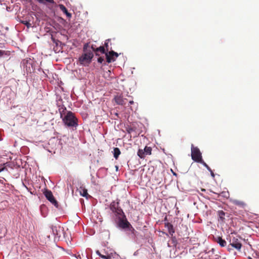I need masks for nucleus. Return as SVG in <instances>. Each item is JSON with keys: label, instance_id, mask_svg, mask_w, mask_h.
<instances>
[{"label": "nucleus", "instance_id": "1", "mask_svg": "<svg viewBox=\"0 0 259 259\" xmlns=\"http://www.w3.org/2000/svg\"><path fill=\"white\" fill-rule=\"evenodd\" d=\"M241 238L239 236H230L229 240V245L228 246L227 250L228 251L231 252L233 250L232 248H234L237 251H240L242 246L241 242Z\"/></svg>", "mask_w": 259, "mask_h": 259}, {"label": "nucleus", "instance_id": "2", "mask_svg": "<svg viewBox=\"0 0 259 259\" xmlns=\"http://www.w3.org/2000/svg\"><path fill=\"white\" fill-rule=\"evenodd\" d=\"M62 120L65 125L68 127H76L78 125L77 119L71 111H68L67 113L62 118Z\"/></svg>", "mask_w": 259, "mask_h": 259}, {"label": "nucleus", "instance_id": "3", "mask_svg": "<svg viewBox=\"0 0 259 259\" xmlns=\"http://www.w3.org/2000/svg\"><path fill=\"white\" fill-rule=\"evenodd\" d=\"M94 54L92 51L89 50L88 52H84L79 58L80 63L84 66L88 65L92 61Z\"/></svg>", "mask_w": 259, "mask_h": 259}, {"label": "nucleus", "instance_id": "4", "mask_svg": "<svg viewBox=\"0 0 259 259\" xmlns=\"http://www.w3.org/2000/svg\"><path fill=\"white\" fill-rule=\"evenodd\" d=\"M118 222V226L122 229H126L130 227L132 228L130 223L127 221L124 213L120 215L117 216Z\"/></svg>", "mask_w": 259, "mask_h": 259}, {"label": "nucleus", "instance_id": "5", "mask_svg": "<svg viewBox=\"0 0 259 259\" xmlns=\"http://www.w3.org/2000/svg\"><path fill=\"white\" fill-rule=\"evenodd\" d=\"M191 157L192 159L195 162L201 161L202 158L201 153L197 147H194L192 145L191 147Z\"/></svg>", "mask_w": 259, "mask_h": 259}, {"label": "nucleus", "instance_id": "6", "mask_svg": "<svg viewBox=\"0 0 259 259\" xmlns=\"http://www.w3.org/2000/svg\"><path fill=\"white\" fill-rule=\"evenodd\" d=\"M118 202L113 201L110 204V210L115 214L116 216L123 214V211L122 209L118 206Z\"/></svg>", "mask_w": 259, "mask_h": 259}, {"label": "nucleus", "instance_id": "7", "mask_svg": "<svg viewBox=\"0 0 259 259\" xmlns=\"http://www.w3.org/2000/svg\"><path fill=\"white\" fill-rule=\"evenodd\" d=\"M44 194L46 198L52 203L56 207L58 208L59 204L58 201L56 200L54 197L51 191L46 189L44 192Z\"/></svg>", "mask_w": 259, "mask_h": 259}, {"label": "nucleus", "instance_id": "8", "mask_svg": "<svg viewBox=\"0 0 259 259\" xmlns=\"http://www.w3.org/2000/svg\"><path fill=\"white\" fill-rule=\"evenodd\" d=\"M111 56H114L115 58H117L118 56V54L113 51H110L108 53H106V58L107 62L108 63L115 60V59L114 58H111Z\"/></svg>", "mask_w": 259, "mask_h": 259}, {"label": "nucleus", "instance_id": "9", "mask_svg": "<svg viewBox=\"0 0 259 259\" xmlns=\"http://www.w3.org/2000/svg\"><path fill=\"white\" fill-rule=\"evenodd\" d=\"M114 100L117 105H124L126 104V99H124L121 95H116L114 97Z\"/></svg>", "mask_w": 259, "mask_h": 259}, {"label": "nucleus", "instance_id": "10", "mask_svg": "<svg viewBox=\"0 0 259 259\" xmlns=\"http://www.w3.org/2000/svg\"><path fill=\"white\" fill-rule=\"evenodd\" d=\"M231 202L234 205L239 206L240 208H244L246 206V203L242 200L238 199H232Z\"/></svg>", "mask_w": 259, "mask_h": 259}, {"label": "nucleus", "instance_id": "11", "mask_svg": "<svg viewBox=\"0 0 259 259\" xmlns=\"http://www.w3.org/2000/svg\"><path fill=\"white\" fill-rule=\"evenodd\" d=\"M165 227L166 228L168 231L169 234L171 235V237L175 233V230L174 229L173 225L168 222L164 223Z\"/></svg>", "mask_w": 259, "mask_h": 259}, {"label": "nucleus", "instance_id": "12", "mask_svg": "<svg viewBox=\"0 0 259 259\" xmlns=\"http://www.w3.org/2000/svg\"><path fill=\"white\" fill-rule=\"evenodd\" d=\"M78 190L81 196L85 197H87L88 196H89V194L88 193V190L87 189L85 188V187L81 186L78 189Z\"/></svg>", "mask_w": 259, "mask_h": 259}, {"label": "nucleus", "instance_id": "13", "mask_svg": "<svg viewBox=\"0 0 259 259\" xmlns=\"http://www.w3.org/2000/svg\"><path fill=\"white\" fill-rule=\"evenodd\" d=\"M59 7H60V10L63 12L65 14H66V15L69 17H70L71 16V14L69 13L68 12V10L67 9H66V8L63 5H59Z\"/></svg>", "mask_w": 259, "mask_h": 259}, {"label": "nucleus", "instance_id": "14", "mask_svg": "<svg viewBox=\"0 0 259 259\" xmlns=\"http://www.w3.org/2000/svg\"><path fill=\"white\" fill-rule=\"evenodd\" d=\"M217 242L219 244V245L221 247H225L226 246V244H227L226 241L224 239H223L222 238V237H219L218 238Z\"/></svg>", "mask_w": 259, "mask_h": 259}, {"label": "nucleus", "instance_id": "15", "mask_svg": "<svg viewBox=\"0 0 259 259\" xmlns=\"http://www.w3.org/2000/svg\"><path fill=\"white\" fill-rule=\"evenodd\" d=\"M121 154L120 149L118 148H114L113 149V156L114 157L117 159L119 155Z\"/></svg>", "mask_w": 259, "mask_h": 259}, {"label": "nucleus", "instance_id": "16", "mask_svg": "<svg viewBox=\"0 0 259 259\" xmlns=\"http://www.w3.org/2000/svg\"><path fill=\"white\" fill-rule=\"evenodd\" d=\"M218 215L221 221L224 222L225 220V212L223 210H219L218 211Z\"/></svg>", "mask_w": 259, "mask_h": 259}, {"label": "nucleus", "instance_id": "17", "mask_svg": "<svg viewBox=\"0 0 259 259\" xmlns=\"http://www.w3.org/2000/svg\"><path fill=\"white\" fill-rule=\"evenodd\" d=\"M137 154L141 158H144L146 156L144 150L143 149H139L138 151Z\"/></svg>", "mask_w": 259, "mask_h": 259}, {"label": "nucleus", "instance_id": "18", "mask_svg": "<svg viewBox=\"0 0 259 259\" xmlns=\"http://www.w3.org/2000/svg\"><path fill=\"white\" fill-rule=\"evenodd\" d=\"M144 150L146 155L151 154L152 148L150 147L146 146Z\"/></svg>", "mask_w": 259, "mask_h": 259}, {"label": "nucleus", "instance_id": "19", "mask_svg": "<svg viewBox=\"0 0 259 259\" xmlns=\"http://www.w3.org/2000/svg\"><path fill=\"white\" fill-rule=\"evenodd\" d=\"M96 51H98V52H100L102 54H106V53H107L106 52L105 47H103V46H100V47L96 48Z\"/></svg>", "mask_w": 259, "mask_h": 259}, {"label": "nucleus", "instance_id": "20", "mask_svg": "<svg viewBox=\"0 0 259 259\" xmlns=\"http://www.w3.org/2000/svg\"><path fill=\"white\" fill-rule=\"evenodd\" d=\"M37 1L38 2H39L40 3H43V4H45L46 2H48V3H51V4H54V0H37Z\"/></svg>", "mask_w": 259, "mask_h": 259}, {"label": "nucleus", "instance_id": "21", "mask_svg": "<svg viewBox=\"0 0 259 259\" xmlns=\"http://www.w3.org/2000/svg\"><path fill=\"white\" fill-rule=\"evenodd\" d=\"M21 23L26 26L27 28H30L32 26L31 24L27 21H22Z\"/></svg>", "mask_w": 259, "mask_h": 259}, {"label": "nucleus", "instance_id": "22", "mask_svg": "<svg viewBox=\"0 0 259 259\" xmlns=\"http://www.w3.org/2000/svg\"><path fill=\"white\" fill-rule=\"evenodd\" d=\"M199 163H201L208 170H210V167L202 160V159L201 160V161H199Z\"/></svg>", "mask_w": 259, "mask_h": 259}, {"label": "nucleus", "instance_id": "23", "mask_svg": "<svg viewBox=\"0 0 259 259\" xmlns=\"http://www.w3.org/2000/svg\"><path fill=\"white\" fill-rule=\"evenodd\" d=\"M89 47V44L88 43H86L84 45L83 48V51L84 52H88L89 50H88V48Z\"/></svg>", "mask_w": 259, "mask_h": 259}, {"label": "nucleus", "instance_id": "24", "mask_svg": "<svg viewBox=\"0 0 259 259\" xmlns=\"http://www.w3.org/2000/svg\"><path fill=\"white\" fill-rule=\"evenodd\" d=\"M96 253H97V254H98L100 257H102V258H103L108 259V258L110 257H109V256H105V255H102V254L100 253V251H99V250H97V251H96Z\"/></svg>", "mask_w": 259, "mask_h": 259}, {"label": "nucleus", "instance_id": "25", "mask_svg": "<svg viewBox=\"0 0 259 259\" xmlns=\"http://www.w3.org/2000/svg\"><path fill=\"white\" fill-rule=\"evenodd\" d=\"M110 40V39H108L106 41L105 43V48H106V51H108L109 50V48H108V41Z\"/></svg>", "mask_w": 259, "mask_h": 259}, {"label": "nucleus", "instance_id": "26", "mask_svg": "<svg viewBox=\"0 0 259 259\" xmlns=\"http://www.w3.org/2000/svg\"><path fill=\"white\" fill-rule=\"evenodd\" d=\"M104 61V57H100L98 59V62L100 63H102V62Z\"/></svg>", "mask_w": 259, "mask_h": 259}, {"label": "nucleus", "instance_id": "27", "mask_svg": "<svg viewBox=\"0 0 259 259\" xmlns=\"http://www.w3.org/2000/svg\"><path fill=\"white\" fill-rule=\"evenodd\" d=\"M6 54L5 51L0 50V57H2L3 55Z\"/></svg>", "mask_w": 259, "mask_h": 259}, {"label": "nucleus", "instance_id": "28", "mask_svg": "<svg viewBox=\"0 0 259 259\" xmlns=\"http://www.w3.org/2000/svg\"><path fill=\"white\" fill-rule=\"evenodd\" d=\"M208 171L210 172V175H211V177L212 178H214L215 175H214L213 172L212 171V170H211V169H210V170H208Z\"/></svg>", "mask_w": 259, "mask_h": 259}, {"label": "nucleus", "instance_id": "29", "mask_svg": "<svg viewBox=\"0 0 259 259\" xmlns=\"http://www.w3.org/2000/svg\"><path fill=\"white\" fill-rule=\"evenodd\" d=\"M6 169L5 166H3L2 167L0 168V172L4 171Z\"/></svg>", "mask_w": 259, "mask_h": 259}, {"label": "nucleus", "instance_id": "30", "mask_svg": "<svg viewBox=\"0 0 259 259\" xmlns=\"http://www.w3.org/2000/svg\"><path fill=\"white\" fill-rule=\"evenodd\" d=\"M91 49L93 51H96V48H95L94 47V45H92L91 46Z\"/></svg>", "mask_w": 259, "mask_h": 259}, {"label": "nucleus", "instance_id": "31", "mask_svg": "<svg viewBox=\"0 0 259 259\" xmlns=\"http://www.w3.org/2000/svg\"><path fill=\"white\" fill-rule=\"evenodd\" d=\"M127 131L128 133H131V132L133 131V129L132 128H129Z\"/></svg>", "mask_w": 259, "mask_h": 259}, {"label": "nucleus", "instance_id": "32", "mask_svg": "<svg viewBox=\"0 0 259 259\" xmlns=\"http://www.w3.org/2000/svg\"><path fill=\"white\" fill-rule=\"evenodd\" d=\"M94 52H95V55H96V56H99V55H100V54H99V52H98V51H94Z\"/></svg>", "mask_w": 259, "mask_h": 259}, {"label": "nucleus", "instance_id": "33", "mask_svg": "<svg viewBox=\"0 0 259 259\" xmlns=\"http://www.w3.org/2000/svg\"><path fill=\"white\" fill-rule=\"evenodd\" d=\"M129 103H130V104H133L134 103V101L133 100L132 101H130L129 102Z\"/></svg>", "mask_w": 259, "mask_h": 259}, {"label": "nucleus", "instance_id": "34", "mask_svg": "<svg viewBox=\"0 0 259 259\" xmlns=\"http://www.w3.org/2000/svg\"><path fill=\"white\" fill-rule=\"evenodd\" d=\"M248 259H252L250 256H248Z\"/></svg>", "mask_w": 259, "mask_h": 259}, {"label": "nucleus", "instance_id": "35", "mask_svg": "<svg viewBox=\"0 0 259 259\" xmlns=\"http://www.w3.org/2000/svg\"><path fill=\"white\" fill-rule=\"evenodd\" d=\"M166 220H167V218H166V217H165V219H164V221H165Z\"/></svg>", "mask_w": 259, "mask_h": 259}, {"label": "nucleus", "instance_id": "36", "mask_svg": "<svg viewBox=\"0 0 259 259\" xmlns=\"http://www.w3.org/2000/svg\"><path fill=\"white\" fill-rule=\"evenodd\" d=\"M165 234L168 236V234L167 233H165Z\"/></svg>", "mask_w": 259, "mask_h": 259}, {"label": "nucleus", "instance_id": "37", "mask_svg": "<svg viewBox=\"0 0 259 259\" xmlns=\"http://www.w3.org/2000/svg\"><path fill=\"white\" fill-rule=\"evenodd\" d=\"M111 58H115L114 56H111Z\"/></svg>", "mask_w": 259, "mask_h": 259}]
</instances>
